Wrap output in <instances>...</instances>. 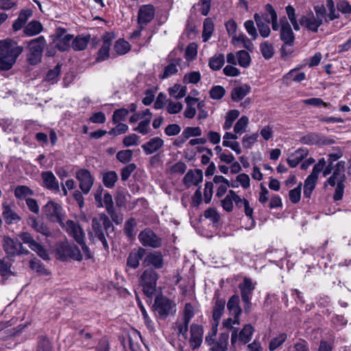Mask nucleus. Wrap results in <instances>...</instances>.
<instances>
[{
    "label": "nucleus",
    "instance_id": "f257e3e1",
    "mask_svg": "<svg viewBox=\"0 0 351 351\" xmlns=\"http://www.w3.org/2000/svg\"><path fill=\"white\" fill-rule=\"evenodd\" d=\"M23 48L11 40H0V71L10 70L22 53Z\"/></svg>",
    "mask_w": 351,
    "mask_h": 351
},
{
    "label": "nucleus",
    "instance_id": "f03ea898",
    "mask_svg": "<svg viewBox=\"0 0 351 351\" xmlns=\"http://www.w3.org/2000/svg\"><path fill=\"white\" fill-rule=\"evenodd\" d=\"M345 164L344 161L338 162L334 167L332 174L326 180L331 186H337L333 195L335 201L341 200L344 193V182L346 180L345 175Z\"/></svg>",
    "mask_w": 351,
    "mask_h": 351
},
{
    "label": "nucleus",
    "instance_id": "7ed1b4c3",
    "mask_svg": "<svg viewBox=\"0 0 351 351\" xmlns=\"http://www.w3.org/2000/svg\"><path fill=\"white\" fill-rule=\"evenodd\" d=\"M47 42L43 36L31 40L28 43V53L27 60L29 64L36 65L42 60L43 53Z\"/></svg>",
    "mask_w": 351,
    "mask_h": 351
},
{
    "label": "nucleus",
    "instance_id": "20e7f679",
    "mask_svg": "<svg viewBox=\"0 0 351 351\" xmlns=\"http://www.w3.org/2000/svg\"><path fill=\"white\" fill-rule=\"evenodd\" d=\"M153 308L158 316L162 319H165L169 315H174L176 313V304L162 295L157 296L155 298Z\"/></svg>",
    "mask_w": 351,
    "mask_h": 351
},
{
    "label": "nucleus",
    "instance_id": "39448f33",
    "mask_svg": "<svg viewBox=\"0 0 351 351\" xmlns=\"http://www.w3.org/2000/svg\"><path fill=\"white\" fill-rule=\"evenodd\" d=\"M56 253L59 256V259L63 261L67 258L81 261L83 258L79 248L75 244L68 241L58 243L56 247Z\"/></svg>",
    "mask_w": 351,
    "mask_h": 351
},
{
    "label": "nucleus",
    "instance_id": "423d86ee",
    "mask_svg": "<svg viewBox=\"0 0 351 351\" xmlns=\"http://www.w3.org/2000/svg\"><path fill=\"white\" fill-rule=\"evenodd\" d=\"M158 279V273L153 269H145L141 277V284L144 293L152 298L156 291V282Z\"/></svg>",
    "mask_w": 351,
    "mask_h": 351
},
{
    "label": "nucleus",
    "instance_id": "0eeeda50",
    "mask_svg": "<svg viewBox=\"0 0 351 351\" xmlns=\"http://www.w3.org/2000/svg\"><path fill=\"white\" fill-rule=\"evenodd\" d=\"M43 212L45 217L51 222L62 223L64 219L62 206L58 202L50 200L43 206Z\"/></svg>",
    "mask_w": 351,
    "mask_h": 351
},
{
    "label": "nucleus",
    "instance_id": "6e6552de",
    "mask_svg": "<svg viewBox=\"0 0 351 351\" xmlns=\"http://www.w3.org/2000/svg\"><path fill=\"white\" fill-rule=\"evenodd\" d=\"M19 238L23 243L27 244L28 247L34 251L40 258L44 260L49 259V254L45 247L37 242L33 236L28 232H22L18 234Z\"/></svg>",
    "mask_w": 351,
    "mask_h": 351
},
{
    "label": "nucleus",
    "instance_id": "1a4fd4ad",
    "mask_svg": "<svg viewBox=\"0 0 351 351\" xmlns=\"http://www.w3.org/2000/svg\"><path fill=\"white\" fill-rule=\"evenodd\" d=\"M3 247L8 256L28 255L30 252L25 248L21 242H18L9 237H3Z\"/></svg>",
    "mask_w": 351,
    "mask_h": 351
},
{
    "label": "nucleus",
    "instance_id": "9d476101",
    "mask_svg": "<svg viewBox=\"0 0 351 351\" xmlns=\"http://www.w3.org/2000/svg\"><path fill=\"white\" fill-rule=\"evenodd\" d=\"M75 178L79 181V187L82 193L85 195L88 194L95 181L90 172L86 169H80L76 171Z\"/></svg>",
    "mask_w": 351,
    "mask_h": 351
},
{
    "label": "nucleus",
    "instance_id": "9b49d317",
    "mask_svg": "<svg viewBox=\"0 0 351 351\" xmlns=\"http://www.w3.org/2000/svg\"><path fill=\"white\" fill-rule=\"evenodd\" d=\"M138 239L145 247L158 248L162 245V239L149 228H146L138 234Z\"/></svg>",
    "mask_w": 351,
    "mask_h": 351
},
{
    "label": "nucleus",
    "instance_id": "f8f14e48",
    "mask_svg": "<svg viewBox=\"0 0 351 351\" xmlns=\"http://www.w3.org/2000/svg\"><path fill=\"white\" fill-rule=\"evenodd\" d=\"M60 226L76 242H82L84 239L85 232L77 222L69 219L66 222L63 221Z\"/></svg>",
    "mask_w": 351,
    "mask_h": 351
},
{
    "label": "nucleus",
    "instance_id": "ddd939ff",
    "mask_svg": "<svg viewBox=\"0 0 351 351\" xmlns=\"http://www.w3.org/2000/svg\"><path fill=\"white\" fill-rule=\"evenodd\" d=\"M215 303L213 309V320L212 330H214V335L217 332V328L219 325L220 319L223 314L225 310L226 300L220 298L219 296H215Z\"/></svg>",
    "mask_w": 351,
    "mask_h": 351
},
{
    "label": "nucleus",
    "instance_id": "4468645a",
    "mask_svg": "<svg viewBox=\"0 0 351 351\" xmlns=\"http://www.w3.org/2000/svg\"><path fill=\"white\" fill-rule=\"evenodd\" d=\"M322 23L323 20L320 18H317L313 12H310L300 19V24L302 27L315 33L318 32V29Z\"/></svg>",
    "mask_w": 351,
    "mask_h": 351
},
{
    "label": "nucleus",
    "instance_id": "2eb2a0df",
    "mask_svg": "<svg viewBox=\"0 0 351 351\" xmlns=\"http://www.w3.org/2000/svg\"><path fill=\"white\" fill-rule=\"evenodd\" d=\"M155 15V8L152 5H143L140 7L137 22L140 26L146 25L147 23L152 21Z\"/></svg>",
    "mask_w": 351,
    "mask_h": 351
},
{
    "label": "nucleus",
    "instance_id": "dca6fc26",
    "mask_svg": "<svg viewBox=\"0 0 351 351\" xmlns=\"http://www.w3.org/2000/svg\"><path fill=\"white\" fill-rule=\"evenodd\" d=\"M203 327L197 324H192L190 328V346L193 350L200 347L203 341Z\"/></svg>",
    "mask_w": 351,
    "mask_h": 351
},
{
    "label": "nucleus",
    "instance_id": "f3484780",
    "mask_svg": "<svg viewBox=\"0 0 351 351\" xmlns=\"http://www.w3.org/2000/svg\"><path fill=\"white\" fill-rule=\"evenodd\" d=\"M43 186L45 189L58 193L60 192V186L58 180L51 171H43L40 174Z\"/></svg>",
    "mask_w": 351,
    "mask_h": 351
},
{
    "label": "nucleus",
    "instance_id": "a211bd4d",
    "mask_svg": "<svg viewBox=\"0 0 351 351\" xmlns=\"http://www.w3.org/2000/svg\"><path fill=\"white\" fill-rule=\"evenodd\" d=\"M280 22L281 25L280 39L284 42L285 45H293L295 36L290 24L287 21L286 18L281 19Z\"/></svg>",
    "mask_w": 351,
    "mask_h": 351
},
{
    "label": "nucleus",
    "instance_id": "6ab92c4d",
    "mask_svg": "<svg viewBox=\"0 0 351 351\" xmlns=\"http://www.w3.org/2000/svg\"><path fill=\"white\" fill-rule=\"evenodd\" d=\"M239 302V296L235 294L230 298L227 303V308L230 313L234 317V323L236 325L240 324L239 317L242 312Z\"/></svg>",
    "mask_w": 351,
    "mask_h": 351
},
{
    "label": "nucleus",
    "instance_id": "aec40b11",
    "mask_svg": "<svg viewBox=\"0 0 351 351\" xmlns=\"http://www.w3.org/2000/svg\"><path fill=\"white\" fill-rule=\"evenodd\" d=\"M143 265L145 267L151 265L156 269H160L164 265L163 256L161 252L158 251L149 252L145 256Z\"/></svg>",
    "mask_w": 351,
    "mask_h": 351
},
{
    "label": "nucleus",
    "instance_id": "412c9836",
    "mask_svg": "<svg viewBox=\"0 0 351 351\" xmlns=\"http://www.w3.org/2000/svg\"><path fill=\"white\" fill-rule=\"evenodd\" d=\"M202 180L203 174L202 170H189L183 178V183L187 188H189L192 185L197 186Z\"/></svg>",
    "mask_w": 351,
    "mask_h": 351
},
{
    "label": "nucleus",
    "instance_id": "4be33fe9",
    "mask_svg": "<svg viewBox=\"0 0 351 351\" xmlns=\"http://www.w3.org/2000/svg\"><path fill=\"white\" fill-rule=\"evenodd\" d=\"M113 39L114 36L110 33H107L104 36L102 46L97 52V61H104L109 57V49Z\"/></svg>",
    "mask_w": 351,
    "mask_h": 351
},
{
    "label": "nucleus",
    "instance_id": "5701e85b",
    "mask_svg": "<svg viewBox=\"0 0 351 351\" xmlns=\"http://www.w3.org/2000/svg\"><path fill=\"white\" fill-rule=\"evenodd\" d=\"M164 145V141L160 137H154L144 143L141 147L146 155L152 154Z\"/></svg>",
    "mask_w": 351,
    "mask_h": 351
},
{
    "label": "nucleus",
    "instance_id": "b1692460",
    "mask_svg": "<svg viewBox=\"0 0 351 351\" xmlns=\"http://www.w3.org/2000/svg\"><path fill=\"white\" fill-rule=\"evenodd\" d=\"M27 224L35 231L46 237H50L51 232L48 226L43 221H38L35 217H29Z\"/></svg>",
    "mask_w": 351,
    "mask_h": 351
},
{
    "label": "nucleus",
    "instance_id": "393cba45",
    "mask_svg": "<svg viewBox=\"0 0 351 351\" xmlns=\"http://www.w3.org/2000/svg\"><path fill=\"white\" fill-rule=\"evenodd\" d=\"M145 254V250L140 247L138 250H132L127 259V266L136 269L139 265L140 261L144 257Z\"/></svg>",
    "mask_w": 351,
    "mask_h": 351
},
{
    "label": "nucleus",
    "instance_id": "a878e982",
    "mask_svg": "<svg viewBox=\"0 0 351 351\" xmlns=\"http://www.w3.org/2000/svg\"><path fill=\"white\" fill-rule=\"evenodd\" d=\"M181 62L182 59L180 58L173 59L166 66H165L163 72L158 75L159 78L165 80L176 74L178 72V66H180Z\"/></svg>",
    "mask_w": 351,
    "mask_h": 351
},
{
    "label": "nucleus",
    "instance_id": "bb28decb",
    "mask_svg": "<svg viewBox=\"0 0 351 351\" xmlns=\"http://www.w3.org/2000/svg\"><path fill=\"white\" fill-rule=\"evenodd\" d=\"M101 223L102 222H101L100 218H93L91 221V226L95 237H97L101 241L104 245V247L105 249H108V245L103 231Z\"/></svg>",
    "mask_w": 351,
    "mask_h": 351
},
{
    "label": "nucleus",
    "instance_id": "cd10ccee",
    "mask_svg": "<svg viewBox=\"0 0 351 351\" xmlns=\"http://www.w3.org/2000/svg\"><path fill=\"white\" fill-rule=\"evenodd\" d=\"M241 291V300L251 299L255 286L252 280L248 278H245L243 282L239 285Z\"/></svg>",
    "mask_w": 351,
    "mask_h": 351
},
{
    "label": "nucleus",
    "instance_id": "c85d7f7f",
    "mask_svg": "<svg viewBox=\"0 0 351 351\" xmlns=\"http://www.w3.org/2000/svg\"><path fill=\"white\" fill-rule=\"evenodd\" d=\"M308 155V150L306 149L300 148L294 153L291 154L287 161L289 165L294 168Z\"/></svg>",
    "mask_w": 351,
    "mask_h": 351
},
{
    "label": "nucleus",
    "instance_id": "c756f323",
    "mask_svg": "<svg viewBox=\"0 0 351 351\" xmlns=\"http://www.w3.org/2000/svg\"><path fill=\"white\" fill-rule=\"evenodd\" d=\"M2 215L5 221L8 224L16 223L21 220V217L5 203L3 204Z\"/></svg>",
    "mask_w": 351,
    "mask_h": 351
},
{
    "label": "nucleus",
    "instance_id": "7c9ffc66",
    "mask_svg": "<svg viewBox=\"0 0 351 351\" xmlns=\"http://www.w3.org/2000/svg\"><path fill=\"white\" fill-rule=\"evenodd\" d=\"M229 333L222 332L219 335L215 344L210 347V351H226L228 346Z\"/></svg>",
    "mask_w": 351,
    "mask_h": 351
},
{
    "label": "nucleus",
    "instance_id": "2f4dec72",
    "mask_svg": "<svg viewBox=\"0 0 351 351\" xmlns=\"http://www.w3.org/2000/svg\"><path fill=\"white\" fill-rule=\"evenodd\" d=\"M101 178L104 185L108 189L114 187L118 181V175L114 171L101 172Z\"/></svg>",
    "mask_w": 351,
    "mask_h": 351
},
{
    "label": "nucleus",
    "instance_id": "473e14b6",
    "mask_svg": "<svg viewBox=\"0 0 351 351\" xmlns=\"http://www.w3.org/2000/svg\"><path fill=\"white\" fill-rule=\"evenodd\" d=\"M250 90L251 87L247 84L235 87L232 90L231 98L234 101H239L243 99L250 92Z\"/></svg>",
    "mask_w": 351,
    "mask_h": 351
},
{
    "label": "nucleus",
    "instance_id": "72a5a7b5",
    "mask_svg": "<svg viewBox=\"0 0 351 351\" xmlns=\"http://www.w3.org/2000/svg\"><path fill=\"white\" fill-rule=\"evenodd\" d=\"M43 29V25L39 21H32L24 27L23 32L27 36H33L40 34Z\"/></svg>",
    "mask_w": 351,
    "mask_h": 351
},
{
    "label": "nucleus",
    "instance_id": "f704fd0d",
    "mask_svg": "<svg viewBox=\"0 0 351 351\" xmlns=\"http://www.w3.org/2000/svg\"><path fill=\"white\" fill-rule=\"evenodd\" d=\"M261 19L262 18H260V14L255 13L254 14V19L256 23L260 35L263 38H267L269 36L271 32L270 27L269 26V24L263 22Z\"/></svg>",
    "mask_w": 351,
    "mask_h": 351
},
{
    "label": "nucleus",
    "instance_id": "c9c22d12",
    "mask_svg": "<svg viewBox=\"0 0 351 351\" xmlns=\"http://www.w3.org/2000/svg\"><path fill=\"white\" fill-rule=\"evenodd\" d=\"M306 78V75L304 72H300L298 69H294L291 70L284 76V80L287 84L291 82H301Z\"/></svg>",
    "mask_w": 351,
    "mask_h": 351
},
{
    "label": "nucleus",
    "instance_id": "e433bc0d",
    "mask_svg": "<svg viewBox=\"0 0 351 351\" xmlns=\"http://www.w3.org/2000/svg\"><path fill=\"white\" fill-rule=\"evenodd\" d=\"M317 177L310 174L306 179L304 181V196L306 198H309L312 194L313 191L314 190L317 180Z\"/></svg>",
    "mask_w": 351,
    "mask_h": 351
},
{
    "label": "nucleus",
    "instance_id": "4c0bfd02",
    "mask_svg": "<svg viewBox=\"0 0 351 351\" xmlns=\"http://www.w3.org/2000/svg\"><path fill=\"white\" fill-rule=\"evenodd\" d=\"M254 329L251 324H245L239 333V340L243 344L249 343L253 335Z\"/></svg>",
    "mask_w": 351,
    "mask_h": 351
},
{
    "label": "nucleus",
    "instance_id": "58836bf2",
    "mask_svg": "<svg viewBox=\"0 0 351 351\" xmlns=\"http://www.w3.org/2000/svg\"><path fill=\"white\" fill-rule=\"evenodd\" d=\"M34 191L25 185L17 186L14 189V195L19 199H26L29 198V196L34 195Z\"/></svg>",
    "mask_w": 351,
    "mask_h": 351
},
{
    "label": "nucleus",
    "instance_id": "ea45409f",
    "mask_svg": "<svg viewBox=\"0 0 351 351\" xmlns=\"http://www.w3.org/2000/svg\"><path fill=\"white\" fill-rule=\"evenodd\" d=\"M73 38V36L71 34H66V36H63L62 38L53 40V43H55L56 47L60 51H64L68 50L71 47V42Z\"/></svg>",
    "mask_w": 351,
    "mask_h": 351
},
{
    "label": "nucleus",
    "instance_id": "a19ab883",
    "mask_svg": "<svg viewBox=\"0 0 351 351\" xmlns=\"http://www.w3.org/2000/svg\"><path fill=\"white\" fill-rule=\"evenodd\" d=\"M90 39V36H78L72 42V47L75 51L85 49Z\"/></svg>",
    "mask_w": 351,
    "mask_h": 351
},
{
    "label": "nucleus",
    "instance_id": "79ce46f5",
    "mask_svg": "<svg viewBox=\"0 0 351 351\" xmlns=\"http://www.w3.org/2000/svg\"><path fill=\"white\" fill-rule=\"evenodd\" d=\"M187 92V88L185 86H181L179 84H175L173 86L169 88V95L176 99H180L184 97Z\"/></svg>",
    "mask_w": 351,
    "mask_h": 351
},
{
    "label": "nucleus",
    "instance_id": "37998d69",
    "mask_svg": "<svg viewBox=\"0 0 351 351\" xmlns=\"http://www.w3.org/2000/svg\"><path fill=\"white\" fill-rule=\"evenodd\" d=\"M225 63V57L222 53H217L210 58L208 65L213 71H218L221 69Z\"/></svg>",
    "mask_w": 351,
    "mask_h": 351
},
{
    "label": "nucleus",
    "instance_id": "c03bdc74",
    "mask_svg": "<svg viewBox=\"0 0 351 351\" xmlns=\"http://www.w3.org/2000/svg\"><path fill=\"white\" fill-rule=\"evenodd\" d=\"M343 153L341 150H338L335 153L330 154L328 155V165L326 167L324 171V176L326 177L330 173H331L332 169H334V167L332 166V164L335 161L337 160L339 158L342 157Z\"/></svg>",
    "mask_w": 351,
    "mask_h": 351
},
{
    "label": "nucleus",
    "instance_id": "a18cd8bd",
    "mask_svg": "<svg viewBox=\"0 0 351 351\" xmlns=\"http://www.w3.org/2000/svg\"><path fill=\"white\" fill-rule=\"evenodd\" d=\"M232 43L234 45H236L238 43H241L243 44V47L250 51H252L254 49V45L251 40H250L243 34H240L238 36L237 35L233 36Z\"/></svg>",
    "mask_w": 351,
    "mask_h": 351
},
{
    "label": "nucleus",
    "instance_id": "49530a36",
    "mask_svg": "<svg viewBox=\"0 0 351 351\" xmlns=\"http://www.w3.org/2000/svg\"><path fill=\"white\" fill-rule=\"evenodd\" d=\"M240 112L238 110H229L225 117V123L223 125V128L226 130L230 129L232 126L234 121L238 118Z\"/></svg>",
    "mask_w": 351,
    "mask_h": 351
},
{
    "label": "nucleus",
    "instance_id": "de8ad7c7",
    "mask_svg": "<svg viewBox=\"0 0 351 351\" xmlns=\"http://www.w3.org/2000/svg\"><path fill=\"white\" fill-rule=\"evenodd\" d=\"M61 64H57L53 69L47 73L45 80L53 84L58 82V77L61 73Z\"/></svg>",
    "mask_w": 351,
    "mask_h": 351
},
{
    "label": "nucleus",
    "instance_id": "09e8293b",
    "mask_svg": "<svg viewBox=\"0 0 351 351\" xmlns=\"http://www.w3.org/2000/svg\"><path fill=\"white\" fill-rule=\"evenodd\" d=\"M204 29L202 32V38L204 42H206L209 40L214 30V25L212 20L209 18H206L204 21Z\"/></svg>",
    "mask_w": 351,
    "mask_h": 351
},
{
    "label": "nucleus",
    "instance_id": "8fccbe9b",
    "mask_svg": "<svg viewBox=\"0 0 351 351\" xmlns=\"http://www.w3.org/2000/svg\"><path fill=\"white\" fill-rule=\"evenodd\" d=\"M234 197V191L230 190L223 199L221 201V206L227 212H231L233 210V202Z\"/></svg>",
    "mask_w": 351,
    "mask_h": 351
},
{
    "label": "nucleus",
    "instance_id": "3c124183",
    "mask_svg": "<svg viewBox=\"0 0 351 351\" xmlns=\"http://www.w3.org/2000/svg\"><path fill=\"white\" fill-rule=\"evenodd\" d=\"M248 123V117L246 116H242L235 123L234 126V132L239 135L243 134L246 131Z\"/></svg>",
    "mask_w": 351,
    "mask_h": 351
},
{
    "label": "nucleus",
    "instance_id": "603ef678",
    "mask_svg": "<svg viewBox=\"0 0 351 351\" xmlns=\"http://www.w3.org/2000/svg\"><path fill=\"white\" fill-rule=\"evenodd\" d=\"M237 57L238 60V64L243 67L247 68L249 66L251 62V58L250 54L244 50L239 51L237 53Z\"/></svg>",
    "mask_w": 351,
    "mask_h": 351
},
{
    "label": "nucleus",
    "instance_id": "864d4df0",
    "mask_svg": "<svg viewBox=\"0 0 351 351\" xmlns=\"http://www.w3.org/2000/svg\"><path fill=\"white\" fill-rule=\"evenodd\" d=\"M287 335L285 332L279 334L277 337L273 338L269 344V350L274 351L279 348L287 339Z\"/></svg>",
    "mask_w": 351,
    "mask_h": 351
},
{
    "label": "nucleus",
    "instance_id": "5fc2aeb1",
    "mask_svg": "<svg viewBox=\"0 0 351 351\" xmlns=\"http://www.w3.org/2000/svg\"><path fill=\"white\" fill-rule=\"evenodd\" d=\"M11 264L6 263L4 260L0 259V275L3 278V282L8 279L10 276L14 275V273L10 270Z\"/></svg>",
    "mask_w": 351,
    "mask_h": 351
},
{
    "label": "nucleus",
    "instance_id": "6e6d98bb",
    "mask_svg": "<svg viewBox=\"0 0 351 351\" xmlns=\"http://www.w3.org/2000/svg\"><path fill=\"white\" fill-rule=\"evenodd\" d=\"M130 49V45L128 42L119 39L114 46V49L118 55H123L126 53Z\"/></svg>",
    "mask_w": 351,
    "mask_h": 351
},
{
    "label": "nucleus",
    "instance_id": "4d7b16f0",
    "mask_svg": "<svg viewBox=\"0 0 351 351\" xmlns=\"http://www.w3.org/2000/svg\"><path fill=\"white\" fill-rule=\"evenodd\" d=\"M174 324V328L177 330L178 336L180 337L181 335L184 340H186L188 338L187 332L189 323L183 321L182 323L177 322Z\"/></svg>",
    "mask_w": 351,
    "mask_h": 351
},
{
    "label": "nucleus",
    "instance_id": "13d9d810",
    "mask_svg": "<svg viewBox=\"0 0 351 351\" xmlns=\"http://www.w3.org/2000/svg\"><path fill=\"white\" fill-rule=\"evenodd\" d=\"M265 11H267L271 16V23L272 25V29L274 31H277L279 28L278 24V16L277 13L275 11L274 8L271 4H266L265 5Z\"/></svg>",
    "mask_w": 351,
    "mask_h": 351
},
{
    "label": "nucleus",
    "instance_id": "bf43d9fd",
    "mask_svg": "<svg viewBox=\"0 0 351 351\" xmlns=\"http://www.w3.org/2000/svg\"><path fill=\"white\" fill-rule=\"evenodd\" d=\"M258 138V133H254L250 135L245 134L242 138L243 147L245 149H250L252 145L257 141Z\"/></svg>",
    "mask_w": 351,
    "mask_h": 351
},
{
    "label": "nucleus",
    "instance_id": "052dcab7",
    "mask_svg": "<svg viewBox=\"0 0 351 351\" xmlns=\"http://www.w3.org/2000/svg\"><path fill=\"white\" fill-rule=\"evenodd\" d=\"M261 51L265 59H270L274 53V47L271 44L265 42L261 44Z\"/></svg>",
    "mask_w": 351,
    "mask_h": 351
},
{
    "label": "nucleus",
    "instance_id": "680f3d73",
    "mask_svg": "<svg viewBox=\"0 0 351 351\" xmlns=\"http://www.w3.org/2000/svg\"><path fill=\"white\" fill-rule=\"evenodd\" d=\"M30 267L41 275L47 276L49 274L47 269L45 268L44 265L38 260H32L30 261Z\"/></svg>",
    "mask_w": 351,
    "mask_h": 351
},
{
    "label": "nucleus",
    "instance_id": "e2e57ef3",
    "mask_svg": "<svg viewBox=\"0 0 351 351\" xmlns=\"http://www.w3.org/2000/svg\"><path fill=\"white\" fill-rule=\"evenodd\" d=\"M226 90L224 88L221 86H215L211 88L210 90L209 94L210 97L213 99H221L224 95H225Z\"/></svg>",
    "mask_w": 351,
    "mask_h": 351
},
{
    "label": "nucleus",
    "instance_id": "0e129e2a",
    "mask_svg": "<svg viewBox=\"0 0 351 351\" xmlns=\"http://www.w3.org/2000/svg\"><path fill=\"white\" fill-rule=\"evenodd\" d=\"M128 112V110L125 108H121L114 110L112 115V121L114 123H118L120 121L125 120Z\"/></svg>",
    "mask_w": 351,
    "mask_h": 351
},
{
    "label": "nucleus",
    "instance_id": "69168bd1",
    "mask_svg": "<svg viewBox=\"0 0 351 351\" xmlns=\"http://www.w3.org/2000/svg\"><path fill=\"white\" fill-rule=\"evenodd\" d=\"M150 121L149 119H145V120L141 121L134 130L142 134L143 135L147 134L150 131Z\"/></svg>",
    "mask_w": 351,
    "mask_h": 351
},
{
    "label": "nucleus",
    "instance_id": "338daca9",
    "mask_svg": "<svg viewBox=\"0 0 351 351\" xmlns=\"http://www.w3.org/2000/svg\"><path fill=\"white\" fill-rule=\"evenodd\" d=\"M133 152L130 149L119 151L117 154V158L122 163L130 162L132 158Z\"/></svg>",
    "mask_w": 351,
    "mask_h": 351
},
{
    "label": "nucleus",
    "instance_id": "774afa93",
    "mask_svg": "<svg viewBox=\"0 0 351 351\" xmlns=\"http://www.w3.org/2000/svg\"><path fill=\"white\" fill-rule=\"evenodd\" d=\"M136 226V220L132 217L125 221L124 231L129 237H132L135 234L134 228Z\"/></svg>",
    "mask_w": 351,
    "mask_h": 351
}]
</instances>
